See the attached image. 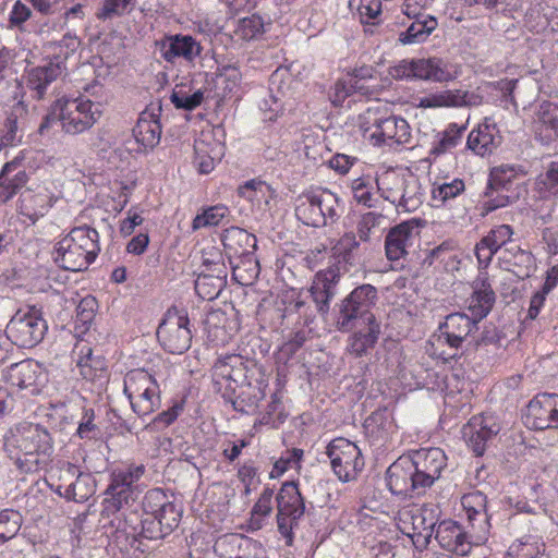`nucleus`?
<instances>
[{
	"label": "nucleus",
	"mask_w": 558,
	"mask_h": 558,
	"mask_svg": "<svg viewBox=\"0 0 558 558\" xmlns=\"http://www.w3.org/2000/svg\"><path fill=\"white\" fill-rule=\"evenodd\" d=\"M4 449L21 472L35 473L47 466L53 452V441L41 425L21 423L5 437Z\"/></svg>",
	"instance_id": "f257e3e1"
},
{
	"label": "nucleus",
	"mask_w": 558,
	"mask_h": 558,
	"mask_svg": "<svg viewBox=\"0 0 558 558\" xmlns=\"http://www.w3.org/2000/svg\"><path fill=\"white\" fill-rule=\"evenodd\" d=\"M357 126L363 138L374 146L408 145L412 140L408 121L392 114L385 105L365 109L359 114Z\"/></svg>",
	"instance_id": "f03ea898"
},
{
	"label": "nucleus",
	"mask_w": 558,
	"mask_h": 558,
	"mask_svg": "<svg viewBox=\"0 0 558 558\" xmlns=\"http://www.w3.org/2000/svg\"><path fill=\"white\" fill-rule=\"evenodd\" d=\"M478 330L476 320L464 313H451L426 342L425 351L433 360L449 363L461 356L464 342Z\"/></svg>",
	"instance_id": "7ed1b4c3"
},
{
	"label": "nucleus",
	"mask_w": 558,
	"mask_h": 558,
	"mask_svg": "<svg viewBox=\"0 0 558 558\" xmlns=\"http://www.w3.org/2000/svg\"><path fill=\"white\" fill-rule=\"evenodd\" d=\"M295 218L304 226L323 228L335 223L343 207L339 196L329 189L311 186L294 198Z\"/></svg>",
	"instance_id": "20e7f679"
},
{
	"label": "nucleus",
	"mask_w": 558,
	"mask_h": 558,
	"mask_svg": "<svg viewBox=\"0 0 558 558\" xmlns=\"http://www.w3.org/2000/svg\"><path fill=\"white\" fill-rule=\"evenodd\" d=\"M246 362L240 354H227L219 357L213 366V380L222 397L231 402L232 408L241 413L253 412L262 397L253 396L244 398L242 391L235 398L236 388L246 380Z\"/></svg>",
	"instance_id": "39448f33"
},
{
	"label": "nucleus",
	"mask_w": 558,
	"mask_h": 558,
	"mask_svg": "<svg viewBox=\"0 0 558 558\" xmlns=\"http://www.w3.org/2000/svg\"><path fill=\"white\" fill-rule=\"evenodd\" d=\"M100 113V104L88 98L58 99L44 118L38 131L44 134L52 122L60 121L65 133L75 135L90 129Z\"/></svg>",
	"instance_id": "423d86ee"
},
{
	"label": "nucleus",
	"mask_w": 558,
	"mask_h": 558,
	"mask_svg": "<svg viewBox=\"0 0 558 558\" xmlns=\"http://www.w3.org/2000/svg\"><path fill=\"white\" fill-rule=\"evenodd\" d=\"M377 300V290L372 284H362L353 289L339 304L336 327L349 332L366 324L377 322L373 306Z\"/></svg>",
	"instance_id": "0eeeda50"
},
{
	"label": "nucleus",
	"mask_w": 558,
	"mask_h": 558,
	"mask_svg": "<svg viewBox=\"0 0 558 558\" xmlns=\"http://www.w3.org/2000/svg\"><path fill=\"white\" fill-rule=\"evenodd\" d=\"M143 464H131L126 469L111 473L110 484L106 489L108 497L104 500L102 517L117 513L124 505L134 500L138 494L136 482L144 475Z\"/></svg>",
	"instance_id": "6e6552de"
},
{
	"label": "nucleus",
	"mask_w": 558,
	"mask_h": 558,
	"mask_svg": "<svg viewBox=\"0 0 558 558\" xmlns=\"http://www.w3.org/2000/svg\"><path fill=\"white\" fill-rule=\"evenodd\" d=\"M325 453L333 474L342 483L355 481L364 469L365 460L360 447L348 438H333Z\"/></svg>",
	"instance_id": "1a4fd4ad"
},
{
	"label": "nucleus",
	"mask_w": 558,
	"mask_h": 558,
	"mask_svg": "<svg viewBox=\"0 0 558 558\" xmlns=\"http://www.w3.org/2000/svg\"><path fill=\"white\" fill-rule=\"evenodd\" d=\"M276 502L278 531L287 539V544L291 545L293 529L305 512V502L299 484L294 481L282 483L276 495Z\"/></svg>",
	"instance_id": "9d476101"
},
{
	"label": "nucleus",
	"mask_w": 558,
	"mask_h": 558,
	"mask_svg": "<svg viewBox=\"0 0 558 558\" xmlns=\"http://www.w3.org/2000/svg\"><path fill=\"white\" fill-rule=\"evenodd\" d=\"M47 331L41 311L35 306L17 311L5 328L7 339L20 348H34Z\"/></svg>",
	"instance_id": "9b49d317"
},
{
	"label": "nucleus",
	"mask_w": 558,
	"mask_h": 558,
	"mask_svg": "<svg viewBox=\"0 0 558 558\" xmlns=\"http://www.w3.org/2000/svg\"><path fill=\"white\" fill-rule=\"evenodd\" d=\"M407 458H410V464H412L415 478L423 493L439 480L441 472L447 466V457L444 450L436 447L421 448L412 451Z\"/></svg>",
	"instance_id": "f8f14e48"
},
{
	"label": "nucleus",
	"mask_w": 558,
	"mask_h": 558,
	"mask_svg": "<svg viewBox=\"0 0 558 558\" xmlns=\"http://www.w3.org/2000/svg\"><path fill=\"white\" fill-rule=\"evenodd\" d=\"M524 423L537 430L558 428V395H536L526 407Z\"/></svg>",
	"instance_id": "ddd939ff"
},
{
	"label": "nucleus",
	"mask_w": 558,
	"mask_h": 558,
	"mask_svg": "<svg viewBox=\"0 0 558 558\" xmlns=\"http://www.w3.org/2000/svg\"><path fill=\"white\" fill-rule=\"evenodd\" d=\"M436 519L432 509L412 508L399 512V529L414 544H426L434 533Z\"/></svg>",
	"instance_id": "4468645a"
},
{
	"label": "nucleus",
	"mask_w": 558,
	"mask_h": 558,
	"mask_svg": "<svg viewBox=\"0 0 558 558\" xmlns=\"http://www.w3.org/2000/svg\"><path fill=\"white\" fill-rule=\"evenodd\" d=\"M386 484L391 494L401 497L421 495V487L415 478L410 458L399 457L386 471Z\"/></svg>",
	"instance_id": "2eb2a0df"
},
{
	"label": "nucleus",
	"mask_w": 558,
	"mask_h": 558,
	"mask_svg": "<svg viewBox=\"0 0 558 558\" xmlns=\"http://www.w3.org/2000/svg\"><path fill=\"white\" fill-rule=\"evenodd\" d=\"M418 223L415 219L392 227L385 239V252L390 262L405 258L418 238Z\"/></svg>",
	"instance_id": "dca6fc26"
},
{
	"label": "nucleus",
	"mask_w": 558,
	"mask_h": 558,
	"mask_svg": "<svg viewBox=\"0 0 558 558\" xmlns=\"http://www.w3.org/2000/svg\"><path fill=\"white\" fill-rule=\"evenodd\" d=\"M500 430L497 420L493 415H475L463 427V436L468 447L475 456L484 454L487 442Z\"/></svg>",
	"instance_id": "f3484780"
},
{
	"label": "nucleus",
	"mask_w": 558,
	"mask_h": 558,
	"mask_svg": "<svg viewBox=\"0 0 558 558\" xmlns=\"http://www.w3.org/2000/svg\"><path fill=\"white\" fill-rule=\"evenodd\" d=\"M204 329L207 341L214 347L228 344L240 329V323L234 315H228L217 308L206 314Z\"/></svg>",
	"instance_id": "a211bd4d"
},
{
	"label": "nucleus",
	"mask_w": 558,
	"mask_h": 558,
	"mask_svg": "<svg viewBox=\"0 0 558 558\" xmlns=\"http://www.w3.org/2000/svg\"><path fill=\"white\" fill-rule=\"evenodd\" d=\"M4 379L11 386L38 392L47 376L44 367L35 360L27 359L12 364L4 373Z\"/></svg>",
	"instance_id": "6ab92c4d"
},
{
	"label": "nucleus",
	"mask_w": 558,
	"mask_h": 558,
	"mask_svg": "<svg viewBox=\"0 0 558 558\" xmlns=\"http://www.w3.org/2000/svg\"><path fill=\"white\" fill-rule=\"evenodd\" d=\"M340 277L341 268L338 265H331L314 276L310 293L319 313H328Z\"/></svg>",
	"instance_id": "aec40b11"
},
{
	"label": "nucleus",
	"mask_w": 558,
	"mask_h": 558,
	"mask_svg": "<svg viewBox=\"0 0 558 558\" xmlns=\"http://www.w3.org/2000/svg\"><path fill=\"white\" fill-rule=\"evenodd\" d=\"M62 72V61L59 57H56L43 65L28 70L23 76L25 87L31 92L34 99L41 100L44 99L49 85L54 82Z\"/></svg>",
	"instance_id": "412c9836"
},
{
	"label": "nucleus",
	"mask_w": 558,
	"mask_h": 558,
	"mask_svg": "<svg viewBox=\"0 0 558 558\" xmlns=\"http://www.w3.org/2000/svg\"><path fill=\"white\" fill-rule=\"evenodd\" d=\"M466 191L465 181L459 177L437 175L430 184L429 202L434 208H451Z\"/></svg>",
	"instance_id": "4be33fe9"
},
{
	"label": "nucleus",
	"mask_w": 558,
	"mask_h": 558,
	"mask_svg": "<svg viewBox=\"0 0 558 558\" xmlns=\"http://www.w3.org/2000/svg\"><path fill=\"white\" fill-rule=\"evenodd\" d=\"M483 102L484 97L478 93L461 89H446L421 97L417 107H478Z\"/></svg>",
	"instance_id": "5701e85b"
},
{
	"label": "nucleus",
	"mask_w": 558,
	"mask_h": 558,
	"mask_svg": "<svg viewBox=\"0 0 558 558\" xmlns=\"http://www.w3.org/2000/svg\"><path fill=\"white\" fill-rule=\"evenodd\" d=\"M435 538L440 547L457 556L466 557L473 546L463 527L452 520H445L438 524Z\"/></svg>",
	"instance_id": "b1692460"
},
{
	"label": "nucleus",
	"mask_w": 558,
	"mask_h": 558,
	"mask_svg": "<svg viewBox=\"0 0 558 558\" xmlns=\"http://www.w3.org/2000/svg\"><path fill=\"white\" fill-rule=\"evenodd\" d=\"M134 145L128 146V150L144 153L158 145L161 136V126L153 112L147 110L140 114L136 125L133 128Z\"/></svg>",
	"instance_id": "393cba45"
},
{
	"label": "nucleus",
	"mask_w": 558,
	"mask_h": 558,
	"mask_svg": "<svg viewBox=\"0 0 558 558\" xmlns=\"http://www.w3.org/2000/svg\"><path fill=\"white\" fill-rule=\"evenodd\" d=\"M364 433L373 445H385L397 433L392 412L388 408L374 411L363 424Z\"/></svg>",
	"instance_id": "a878e982"
},
{
	"label": "nucleus",
	"mask_w": 558,
	"mask_h": 558,
	"mask_svg": "<svg viewBox=\"0 0 558 558\" xmlns=\"http://www.w3.org/2000/svg\"><path fill=\"white\" fill-rule=\"evenodd\" d=\"M499 140V131L496 124L492 123L488 118H485L483 122L478 123L470 132L466 146L476 155L486 156L492 154L498 146Z\"/></svg>",
	"instance_id": "bb28decb"
},
{
	"label": "nucleus",
	"mask_w": 558,
	"mask_h": 558,
	"mask_svg": "<svg viewBox=\"0 0 558 558\" xmlns=\"http://www.w3.org/2000/svg\"><path fill=\"white\" fill-rule=\"evenodd\" d=\"M506 269L513 272L518 278H529L536 270V259L534 255L519 245L511 243L507 246L499 257Z\"/></svg>",
	"instance_id": "cd10ccee"
},
{
	"label": "nucleus",
	"mask_w": 558,
	"mask_h": 558,
	"mask_svg": "<svg viewBox=\"0 0 558 558\" xmlns=\"http://www.w3.org/2000/svg\"><path fill=\"white\" fill-rule=\"evenodd\" d=\"M64 472L71 476H75V481L64 487V493L61 492L62 485L58 486V493L65 498L75 502H84L92 497L96 492V481L89 473L80 472L78 469L66 463Z\"/></svg>",
	"instance_id": "c85d7f7f"
},
{
	"label": "nucleus",
	"mask_w": 558,
	"mask_h": 558,
	"mask_svg": "<svg viewBox=\"0 0 558 558\" xmlns=\"http://www.w3.org/2000/svg\"><path fill=\"white\" fill-rule=\"evenodd\" d=\"M221 241L226 254L230 259H236L246 254L255 253L257 247L256 236L239 227L226 229L222 233Z\"/></svg>",
	"instance_id": "c756f323"
},
{
	"label": "nucleus",
	"mask_w": 558,
	"mask_h": 558,
	"mask_svg": "<svg viewBox=\"0 0 558 558\" xmlns=\"http://www.w3.org/2000/svg\"><path fill=\"white\" fill-rule=\"evenodd\" d=\"M96 256L86 254V251L63 238L57 246L56 262L70 271H83L95 260Z\"/></svg>",
	"instance_id": "7c9ffc66"
},
{
	"label": "nucleus",
	"mask_w": 558,
	"mask_h": 558,
	"mask_svg": "<svg viewBox=\"0 0 558 558\" xmlns=\"http://www.w3.org/2000/svg\"><path fill=\"white\" fill-rule=\"evenodd\" d=\"M379 335L380 324L378 322L355 328L348 339V352L355 357H362L375 347Z\"/></svg>",
	"instance_id": "2f4dec72"
},
{
	"label": "nucleus",
	"mask_w": 558,
	"mask_h": 558,
	"mask_svg": "<svg viewBox=\"0 0 558 558\" xmlns=\"http://www.w3.org/2000/svg\"><path fill=\"white\" fill-rule=\"evenodd\" d=\"M461 507L471 526L485 530L488 525L487 497L482 492L474 490L461 497Z\"/></svg>",
	"instance_id": "473e14b6"
},
{
	"label": "nucleus",
	"mask_w": 558,
	"mask_h": 558,
	"mask_svg": "<svg viewBox=\"0 0 558 558\" xmlns=\"http://www.w3.org/2000/svg\"><path fill=\"white\" fill-rule=\"evenodd\" d=\"M27 174L15 161L7 162L0 171V203L13 198L26 184Z\"/></svg>",
	"instance_id": "72a5a7b5"
},
{
	"label": "nucleus",
	"mask_w": 558,
	"mask_h": 558,
	"mask_svg": "<svg viewBox=\"0 0 558 558\" xmlns=\"http://www.w3.org/2000/svg\"><path fill=\"white\" fill-rule=\"evenodd\" d=\"M413 70L414 80L446 83L456 77L438 58L413 59Z\"/></svg>",
	"instance_id": "f704fd0d"
},
{
	"label": "nucleus",
	"mask_w": 558,
	"mask_h": 558,
	"mask_svg": "<svg viewBox=\"0 0 558 558\" xmlns=\"http://www.w3.org/2000/svg\"><path fill=\"white\" fill-rule=\"evenodd\" d=\"M411 171L408 170H387L384 171L377 179L376 185L381 196L396 205L398 199H402L404 194L402 190L408 180V175H410Z\"/></svg>",
	"instance_id": "c9c22d12"
},
{
	"label": "nucleus",
	"mask_w": 558,
	"mask_h": 558,
	"mask_svg": "<svg viewBox=\"0 0 558 558\" xmlns=\"http://www.w3.org/2000/svg\"><path fill=\"white\" fill-rule=\"evenodd\" d=\"M495 303V292L490 283L486 280L475 281L474 291L469 299V311L472 314V319L480 320L485 318L490 312Z\"/></svg>",
	"instance_id": "e433bc0d"
},
{
	"label": "nucleus",
	"mask_w": 558,
	"mask_h": 558,
	"mask_svg": "<svg viewBox=\"0 0 558 558\" xmlns=\"http://www.w3.org/2000/svg\"><path fill=\"white\" fill-rule=\"evenodd\" d=\"M525 172L519 166L501 165L492 169L488 189L493 191L511 192L520 184Z\"/></svg>",
	"instance_id": "4c0bfd02"
},
{
	"label": "nucleus",
	"mask_w": 558,
	"mask_h": 558,
	"mask_svg": "<svg viewBox=\"0 0 558 558\" xmlns=\"http://www.w3.org/2000/svg\"><path fill=\"white\" fill-rule=\"evenodd\" d=\"M428 384L433 390L440 391L446 396H453L464 389V376L461 369H442L441 372H430L427 375Z\"/></svg>",
	"instance_id": "58836bf2"
},
{
	"label": "nucleus",
	"mask_w": 558,
	"mask_h": 558,
	"mask_svg": "<svg viewBox=\"0 0 558 558\" xmlns=\"http://www.w3.org/2000/svg\"><path fill=\"white\" fill-rule=\"evenodd\" d=\"M223 147L218 143H208L204 140H196L194 142V166L201 174L210 173L217 160H220Z\"/></svg>",
	"instance_id": "ea45409f"
},
{
	"label": "nucleus",
	"mask_w": 558,
	"mask_h": 558,
	"mask_svg": "<svg viewBox=\"0 0 558 558\" xmlns=\"http://www.w3.org/2000/svg\"><path fill=\"white\" fill-rule=\"evenodd\" d=\"M411 19L413 22L399 35V41L402 45H413L426 41L438 26V21L433 15Z\"/></svg>",
	"instance_id": "a19ab883"
},
{
	"label": "nucleus",
	"mask_w": 558,
	"mask_h": 558,
	"mask_svg": "<svg viewBox=\"0 0 558 558\" xmlns=\"http://www.w3.org/2000/svg\"><path fill=\"white\" fill-rule=\"evenodd\" d=\"M275 489L266 486L253 505L248 519V526L253 531L260 530L274 511Z\"/></svg>",
	"instance_id": "79ce46f5"
},
{
	"label": "nucleus",
	"mask_w": 558,
	"mask_h": 558,
	"mask_svg": "<svg viewBox=\"0 0 558 558\" xmlns=\"http://www.w3.org/2000/svg\"><path fill=\"white\" fill-rule=\"evenodd\" d=\"M157 389L153 376L145 369L130 371L124 377V392L129 397H141L138 393H151Z\"/></svg>",
	"instance_id": "37998d69"
},
{
	"label": "nucleus",
	"mask_w": 558,
	"mask_h": 558,
	"mask_svg": "<svg viewBox=\"0 0 558 558\" xmlns=\"http://www.w3.org/2000/svg\"><path fill=\"white\" fill-rule=\"evenodd\" d=\"M401 194H404V196L402 199H398L396 204L398 210L412 213L423 204L424 192L422 184L418 177L413 172L408 175L407 183Z\"/></svg>",
	"instance_id": "c03bdc74"
},
{
	"label": "nucleus",
	"mask_w": 558,
	"mask_h": 558,
	"mask_svg": "<svg viewBox=\"0 0 558 558\" xmlns=\"http://www.w3.org/2000/svg\"><path fill=\"white\" fill-rule=\"evenodd\" d=\"M534 190L542 199L558 197V161H551L537 175Z\"/></svg>",
	"instance_id": "a18cd8bd"
},
{
	"label": "nucleus",
	"mask_w": 558,
	"mask_h": 558,
	"mask_svg": "<svg viewBox=\"0 0 558 558\" xmlns=\"http://www.w3.org/2000/svg\"><path fill=\"white\" fill-rule=\"evenodd\" d=\"M232 266V277L242 286H251L259 275V264L255 254H246L245 256L234 259Z\"/></svg>",
	"instance_id": "49530a36"
},
{
	"label": "nucleus",
	"mask_w": 558,
	"mask_h": 558,
	"mask_svg": "<svg viewBox=\"0 0 558 558\" xmlns=\"http://www.w3.org/2000/svg\"><path fill=\"white\" fill-rule=\"evenodd\" d=\"M239 194L252 204L262 207L269 205L275 196V191L264 181L251 180L240 186Z\"/></svg>",
	"instance_id": "de8ad7c7"
},
{
	"label": "nucleus",
	"mask_w": 558,
	"mask_h": 558,
	"mask_svg": "<svg viewBox=\"0 0 558 558\" xmlns=\"http://www.w3.org/2000/svg\"><path fill=\"white\" fill-rule=\"evenodd\" d=\"M64 239L66 242L73 243L76 246L85 250L86 254L97 256L100 251L98 244L99 234L94 228L87 226L73 228L71 232L64 236Z\"/></svg>",
	"instance_id": "09e8293b"
},
{
	"label": "nucleus",
	"mask_w": 558,
	"mask_h": 558,
	"mask_svg": "<svg viewBox=\"0 0 558 558\" xmlns=\"http://www.w3.org/2000/svg\"><path fill=\"white\" fill-rule=\"evenodd\" d=\"M250 537L242 534H226L214 545V551L219 558H240Z\"/></svg>",
	"instance_id": "8fccbe9b"
},
{
	"label": "nucleus",
	"mask_w": 558,
	"mask_h": 558,
	"mask_svg": "<svg viewBox=\"0 0 558 558\" xmlns=\"http://www.w3.org/2000/svg\"><path fill=\"white\" fill-rule=\"evenodd\" d=\"M465 130V125L449 123L439 140L433 145L430 154L440 155L456 148L461 143Z\"/></svg>",
	"instance_id": "3c124183"
},
{
	"label": "nucleus",
	"mask_w": 558,
	"mask_h": 558,
	"mask_svg": "<svg viewBox=\"0 0 558 558\" xmlns=\"http://www.w3.org/2000/svg\"><path fill=\"white\" fill-rule=\"evenodd\" d=\"M360 242L353 232H345L331 247L332 257L337 260L335 265L352 264L354 252L359 248Z\"/></svg>",
	"instance_id": "603ef678"
},
{
	"label": "nucleus",
	"mask_w": 558,
	"mask_h": 558,
	"mask_svg": "<svg viewBox=\"0 0 558 558\" xmlns=\"http://www.w3.org/2000/svg\"><path fill=\"white\" fill-rule=\"evenodd\" d=\"M545 544L531 536L524 541L512 543L507 551V556L513 558H544Z\"/></svg>",
	"instance_id": "864d4df0"
},
{
	"label": "nucleus",
	"mask_w": 558,
	"mask_h": 558,
	"mask_svg": "<svg viewBox=\"0 0 558 558\" xmlns=\"http://www.w3.org/2000/svg\"><path fill=\"white\" fill-rule=\"evenodd\" d=\"M195 330L187 313L183 310L177 312V354H182L191 348Z\"/></svg>",
	"instance_id": "5fc2aeb1"
},
{
	"label": "nucleus",
	"mask_w": 558,
	"mask_h": 558,
	"mask_svg": "<svg viewBox=\"0 0 558 558\" xmlns=\"http://www.w3.org/2000/svg\"><path fill=\"white\" fill-rule=\"evenodd\" d=\"M26 112V106L23 101H19L15 104L8 114L4 128L3 135L1 137V142L4 146L13 145L17 141V132H19V118L22 117Z\"/></svg>",
	"instance_id": "6e6d98bb"
},
{
	"label": "nucleus",
	"mask_w": 558,
	"mask_h": 558,
	"mask_svg": "<svg viewBox=\"0 0 558 558\" xmlns=\"http://www.w3.org/2000/svg\"><path fill=\"white\" fill-rule=\"evenodd\" d=\"M303 454L304 451L300 448H293L292 450L283 452L274 463L272 470L269 474L270 477L277 478L283 475L288 470L300 469Z\"/></svg>",
	"instance_id": "4d7b16f0"
},
{
	"label": "nucleus",
	"mask_w": 558,
	"mask_h": 558,
	"mask_svg": "<svg viewBox=\"0 0 558 558\" xmlns=\"http://www.w3.org/2000/svg\"><path fill=\"white\" fill-rule=\"evenodd\" d=\"M349 5L356 9L362 23L377 24L381 14L380 0H350Z\"/></svg>",
	"instance_id": "13d9d810"
},
{
	"label": "nucleus",
	"mask_w": 558,
	"mask_h": 558,
	"mask_svg": "<svg viewBox=\"0 0 558 558\" xmlns=\"http://www.w3.org/2000/svg\"><path fill=\"white\" fill-rule=\"evenodd\" d=\"M242 73L239 68L227 65L217 74V85L222 89L223 96L235 93L241 84Z\"/></svg>",
	"instance_id": "bf43d9fd"
},
{
	"label": "nucleus",
	"mask_w": 558,
	"mask_h": 558,
	"mask_svg": "<svg viewBox=\"0 0 558 558\" xmlns=\"http://www.w3.org/2000/svg\"><path fill=\"white\" fill-rule=\"evenodd\" d=\"M538 121L548 131L546 137L558 136V105L545 101L539 106Z\"/></svg>",
	"instance_id": "052dcab7"
},
{
	"label": "nucleus",
	"mask_w": 558,
	"mask_h": 558,
	"mask_svg": "<svg viewBox=\"0 0 558 558\" xmlns=\"http://www.w3.org/2000/svg\"><path fill=\"white\" fill-rule=\"evenodd\" d=\"M264 32V21L259 15L253 14L239 21L235 34L241 39L252 40Z\"/></svg>",
	"instance_id": "680f3d73"
},
{
	"label": "nucleus",
	"mask_w": 558,
	"mask_h": 558,
	"mask_svg": "<svg viewBox=\"0 0 558 558\" xmlns=\"http://www.w3.org/2000/svg\"><path fill=\"white\" fill-rule=\"evenodd\" d=\"M353 198L361 205L368 208L374 207V193L371 178L361 177L354 179L351 184Z\"/></svg>",
	"instance_id": "e2e57ef3"
},
{
	"label": "nucleus",
	"mask_w": 558,
	"mask_h": 558,
	"mask_svg": "<svg viewBox=\"0 0 558 558\" xmlns=\"http://www.w3.org/2000/svg\"><path fill=\"white\" fill-rule=\"evenodd\" d=\"M518 194L511 192H501L489 190L485 191L486 199L482 204L484 214H489L498 208L505 207L517 198Z\"/></svg>",
	"instance_id": "0e129e2a"
},
{
	"label": "nucleus",
	"mask_w": 558,
	"mask_h": 558,
	"mask_svg": "<svg viewBox=\"0 0 558 558\" xmlns=\"http://www.w3.org/2000/svg\"><path fill=\"white\" fill-rule=\"evenodd\" d=\"M21 527V515L17 511L3 510L0 512V542L14 537Z\"/></svg>",
	"instance_id": "69168bd1"
},
{
	"label": "nucleus",
	"mask_w": 558,
	"mask_h": 558,
	"mask_svg": "<svg viewBox=\"0 0 558 558\" xmlns=\"http://www.w3.org/2000/svg\"><path fill=\"white\" fill-rule=\"evenodd\" d=\"M229 215V208L225 205H216L211 206L208 209L204 210L202 215H197L193 221V227L195 229L207 227V226H218L222 222V220Z\"/></svg>",
	"instance_id": "338daca9"
},
{
	"label": "nucleus",
	"mask_w": 558,
	"mask_h": 558,
	"mask_svg": "<svg viewBox=\"0 0 558 558\" xmlns=\"http://www.w3.org/2000/svg\"><path fill=\"white\" fill-rule=\"evenodd\" d=\"M135 4V0H104L101 7L96 13L97 19L108 20L113 16H121L131 10Z\"/></svg>",
	"instance_id": "774afa93"
}]
</instances>
